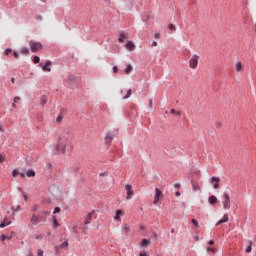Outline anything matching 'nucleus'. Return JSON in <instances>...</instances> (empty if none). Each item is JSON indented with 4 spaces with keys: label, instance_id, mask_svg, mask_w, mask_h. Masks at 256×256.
Here are the masks:
<instances>
[{
    "label": "nucleus",
    "instance_id": "1",
    "mask_svg": "<svg viewBox=\"0 0 256 256\" xmlns=\"http://www.w3.org/2000/svg\"><path fill=\"white\" fill-rule=\"evenodd\" d=\"M68 140L65 136H59L58 143L56 145V151L65 155V149L67 147Z\"/></svg>",
    "mask_w": 256,
    "mask_h": 256
},
{
    "label": "nucleus",
    "instance_id": "2",
    "mask_svg": "<svg viewBox=\"0 0 256 256\" xmlns=\"http://www.w3.org/2000/svg\"><path fill=\"white\" fill-rule=\"evenodd\" d=\"M222 205L225 210L231 209V196H229L227 192L222 194Z\"/></svg>",
    "mask_w": 256,
    "mask_h": 256
},
{
    "label": "nucleus",
    "instance_id": "3",
    "mask_svg": "<svg viewBox=\"0 0 256 256\" xmlns=\"http://www.w3.org/2000/svg\"><path fill=\"white\" fill-rule=\"evenodd\" d=\"M190 69H197V65H199V56L194 54L189 60Z\"/></svg>",
    "mask_w": 256,
    "mask_h": 256
},
{
    "label": "nucleus",
    "instance_id": "4",
    "mask_svg": "<svg viewBox=\"0 0 256 256\" xmlns=\"http://www.w3.org/2000/svg\"><path fill=\"white\" fill-rule=\"evenodd\" d=\"M125 191H126V199L129 201V199H133V195H135V192L133 191V186L130 184L125 185Z\"/></svg>",
    "mask_w": 256,
    "mask_h": 256
},
{
    "label": "nucleus",
    "instance_id": "5",
    "mask_svg": "<svg viewBox=\"0 0 256 256\" xmlns=\"http://www.w3.org/2000/svg\"><path fill=\"white\" fill-rule=\"evenodd\" d=\"M30 49L32 53H37L43 49V45L40 42H30Z\"/></svg>",
    "mask_w": 256,
    "mask_h": 256
},
{
    "label": "nucleus",
    "instance_id": "6",
    "mask_svg": "<svg viewBox=\"0 0 256 256\" xmlns=\"http://www.w3.org/2000/svg\"><path fill=\"white\" fill-rule=\"evenodd\" d=\"M30 223L32 225H39V223H41V215L32 214V216L30 217Z\"/></svg>",
    "mask_w": 256,
    "mask_h": 256
},
{
    "label": "nucleus",
    "instance_id": "7",
    "mask_svg": "<svg viewBox=\"0 0 256 256\" xmlns=\"http://www.w3.org/2000/svg\"><path fill=\"white\" fill-rule=\"evenodd\" d=\"M219 181H221V179L219 177L211 178V183H212L214 189H217L219 187Z\"/></svg>",
    "mask_w": 256,
    "mask_h": 256
},
{
    "label": "nucleus",
    "instance_id": "8",
    "mask_svg": "<svg viewBox=\"0 0 256 256\" xmlns=\"http://www.w3.org/2000/svg\"><path fill=\"white\" fill-rule=\"evenodd\" d=\"M218 201L219 200L217 199V197L215 195H211L208 198V202L210 205H217Z\"/></svg>",
    "mask_w": 256,
    "mask_h": 256
},
{
    "label": "nucleus",
    "instance_id": "9",
    "mask_svg": "<svg viewBox=\"0 0 256 256\" xmlns=\"http://www.w3.org/2000/svg\"><path fill=\"white\" fill-rule=\"evenodd\" d=\"M126 49L129 51H135V43H133V41H128L126 43Z\"/></svg>",
    "mask_w": 256,
    "mask_h": 256
},
{
    "label": "nucleus",
    "instance_id": "10",
    "mask_svg": "<svg viewBox=\"0 0 256 256\" xmlns=\"http://www.w3.org/2000/svg\"><path fill=\"white\" fill-rule=\"evenodd\" d=\"M51 62L48 61L44 66H42V71H46L47 73H51Z\"/></svg>",
    "mask_w": 256,
    "mask_h": 256
},
{
    "label": "nucleus",
    "instance_id": "11",
    "mask_svg": "<svg viewBox=\"0 0 256 256\" xmlns=\"http://www.w3.org/2000/svg\"><path fill=\"white\" fill-rule=\"evenodd\" d=\"M227 221H229V216L225 214L223 218L216 223V226L221 225L222 223H227Z\"/></svg>",
    "mask_w": 256,
    "mask_h": 256
},
{
    "label": "nucleus",
    "instance_id": "12",
    "mask_svg": "<svg viewBox=\"0 0 256 256\" xmlns=\"http://www.w3.org/2000/svg\"><path fill=\"white\" fill-rule=\"evenodd\" d=\"M235 71H237V73H241V71H243V64L241 62H237L235 64Z\"/></svg>",
    "mask_w": 256,
    "mask_h": 256
},
{
    "label": "nucleus",
    "instance_id": "13",
    "mask_svg": "<svg viewBox=\"0 0 256 256\" xmlns=\"http://www.w3.org/2000/svg\"><path fill=\"white\" fill-rule=\"evenodd\" d=\"M125 39H127V35L124 32L120 33V37L118 38L119 43H125Z\"/></svg>",
    "mask_w": 256,
    "mask_h": 256
},
{
    "label": "nucleus",
    "instance_id": "14",
    "mask_svg": "<svg viewBox=\"0 0 256 256\" xmlns=\"http://www.w3.org/2000/svg\"><path fill=\"white\" fill-rule=\"evenodd\" d=\"M93 218V212L89 213L86 216V220H85V225H89V223H91V219Z\"/></svg>",
    "mask_w": 256,
    "mask_h": 256
},
{
    "label": "nucleus",
    "instance_id": "15",
    "mask_svg": "<svg viewBox=\"0 0 256 256\" xmlns=\"http://www.w3.org/2000/svg\"><path fill=\"white\" fill-rule=\"evenodd\" d=\"M121 215H123V211L117 210L115 216L116 221H121Z\"/></svg>",
    "mask_w": 256,
    "mask_h": 256
},
{
    "label": "nucleus",
    "instance_id": "16",
    "mask_svg": "<svg viewBox=\"0 0 256 256\" xmlns=\"http://www.w3.org/2000/svg\"><path fill=\"white\" fill-rule=\"evenodd\" d=\"M147 245H151V240L143 239L142 242H141V246L145 247Z\"/></svg>",
    "mask_w": 256,
    "mask_h": 256
},
{
    "label": "nucleus",
    "instance_id": "17",
    "mask_svg": "<svg viewBox=\"0 0 256 256\" xmlns=\"http://www.w3.org/2000/svg\"><path fill=\"white\" fill-rule=\"evenodd\" d=\"M155 191H156L155 196L161 199V197H163V191L159 190V188H156Z\"/></svg>",
    "mask_w": 256,
    "mask_h": 256
},
{
    "label": "nucleus",
    "instance_id": "18",
    "mask_svg": "<svg viewBox=\"0 0 256 256\" xmlns=\"http://www.w3.org/2000/svg\"><path fill=\"white\" fill-rule=\"evenodd\" d=\"M40 103H41L42 107H44L47 104V97L42 96L40 99Z\"/></svg>",
    "mask_w": 256,
    "mask_h": 256
},
{
    "label": "nucleus",
    "instance_id": "19",
    "mask_svg": "<svg viewBox=\"0 0 256 256\" xmlns=\"http://www.w3.org/2000/svg\"><path fill=\"white\" fill-rule=\"evenodd\" d=\"M124 232H125L126 234L131 233V227L129 226V224H125V225H124Z\"/></svg>",
    "mask_w": 256,
    "mask_h": 256
},
{
    "label": "nucleus",
    "instance_id": "20",
    "mask_svg": "<svg viewBox=\"0 0 256 256\" xmlns=\"http://www.w3.org/2000/svg\"><path fill=\"white\" fill-rule=\"evenodd\" d=\"M170 113H171L172 115H177V117H181V112H179V111H177V110H175V109H171V110H170Z\"/></svg>",
    "mask_w": 256,
    "mask_h": 256
},
{
    "label": "nucleus",
    "instance_id": "21",
    "mask_svg": "<svg viewBox=\"0 0 256 256\" xmlns=\"http://www.w3.org/2000/svg\"><path fill=\"white\" fill-rule=\"evenodd\" d=\"M26 175H27V177H35V171H33V170H28V171L26 172Z\"/></svg>",
    "mask_w": 256,
    "mask_h": 256
},
{
    "label": "nucleus",
    "instance_id": "22",
    "mask_svg": "<svg viewBox=\"0 0 256 256\" xmlns=\"http://www.w3.org/2000/svg\"><path fill=\"white\" fill-rule=\"evenodd\" d=\"M66 247H69V242L65 241L62 244L59 245L60 249H65Z\"/></svg>",
    "mask_w": 256,
    "mask_h": 256
},
{
    "label": "nucleus",
    "instance_id": "23",
    "mask_svg": "<svg viewBox=\"0 0 256 256\" xmlns=\"http://www.w3.org/2000/svg\"><path fill=\"white\" fill-rule=\"evenodd\" d=\"M206 251H207L208 253H217V248L208 247V248L206 249Z\"/></svg>",
    "mask_w": 256,
    "mask_h": 256
},
{
    "label": "nucleus",
    "instance_id": "24",
    "mask_svg": "<svg viewBox=\"0 0 256 256\" xmlns=\"http://www.w3.org/2000/svg\"><path fill=\"white\" fill-rule=\"evenodd\" d=\"M192 189L193 191H201V187H199V184H193Z\"/></svg>",
    "mask_w": 256,
    "mask_h": 256
},
{
    "label": "nucleus",
    "instance_id": "25",
    "mask_svg": "<svg viewBox=\"0 0 256 256\" xmlns=\"http://www.w3.org/2000/svg\"><path fill=\"white\" fill-rule=\"evenodd\" d=\"M32 213H36V211H39V205L35 204L31 208Z\"/></svg>",
    "mask_w": 256,
    "mask_h": 256
},
{
    "label": "nucleus",
    "instance_id": "26",
    "mask_svg": "<svg viewBox=\"0 0 256 256\" xmlns=\"http://www.w3.org/2000/svg\"><path fill=\"white\" fill-rule=\"evenodd\" d=\"M133 69V67H131V65H128L127 67H126V69H125V73L127 74V75H129L130 73H131V70Z\"/></svg>",
    "mask_w": 256,
    "mask_h": 256
},
{
    "label": "nucleus",
    "instance_id": "27",
    "mask_svg": "<svg viewBox=\"0 0 256 256\" xmlns=\"http://www.w3.org/2000/svg\"><path fill=\"white\" fill-rule=\"evenodd\" d=\"M168 29H169L170 31H177V28H176L175 25H173V24H169V25H168Z\"/></svg>",
    "mask_w": 256,
    "mask_h": 256
},
{
    "label": "nucleus",
    "instance_id": "28",
    "mask_svg": "<svg viewBox=\"0 0 256 256\" xmlns=\"http://www.w3.org/2000/svg\"><path fill=\"white\" fill-rule=\"evenodd\" d=\"M21 53L27 55L29 53V48H22Z\"/></svg>",
    "mask_w": 256,
    "mask_h": 256
},
{
    "label": "nucleus",
    "instance_id": "29",
    "mask_svg": "<svg viewBox=\"0 0 256 256\" xmlns=\"http://www.w3.org/2000/svg\"><path fill=\"white\" fill-rule=\"evenodd\" d=\"M251 243L252 242L250 241V245L246 248L245 253H251L252 251Z\"/></svg>",
    "mask_w": 256,
    "mask_h": 256
},
{
    "label": "nucleus",
    "instance_id": "30",
    "mask_svg": "<svg viewBox=\"0 0 256 256\" xmlns=\"http://www.w3.org/2000/svg\"><path fill=\"white\" fill-rule=\"evenodd\" d=\"M131 97V89L127 91V94L124 96V99H129Z\"/></svg>",
    "mask_w": 256,
    "mask_h": 256
},
{
    "label": "nucleus",
    "instance_id": "31",
    "mask_svg": "<svg viewBox=\"0 0 256 256\" xmlns=\"http://www.w3.org/2000/svg\"><path fill=\"white\" fill-rule=\"evenodd\" d=\"M39 61H41L39 56H35L34 59H33V63L37 64V63H39Z\"/></svg>",
    "mask_w": 256,
    "mask_h": 256
},
{
    "label": "nucleus",
    "instance_id": "32",
    "mask_svg": "<svg viewBox=\"0 0 256 256\" xmlns=\"http://www.w3.org/2000/svg\"><path fill=\"white\" fill-rule=\"evenodd\" d=\"M35 239H37L38 241H40L41 239H43V234H37L35 236Z\"/></svg>",
    "mask_w": 256,
    "mask_h": 256
},
{
    "label": "nucleus",
    "instance_id": "33",
    "mask_svg": "<svg viewBox=\"0 0 256 256\" xmlns=\"http://www.w3.org/2000/svg\"><path fill=\"white\" fill-rule=\"evenodd\" d=\"M61 121H63V116H58L56 118V123H61Z\"/></svg>",
    "mask_w": 256,
    "mask_h": 256
},
{
    "label": "nucleus",
    "instance_id": "34",
    "mask_svg": "<svg viewBox=\"0 0 256 256\" xmlns=\"http://www.w3.org/2000/svg\"><path fill=\"white\" fill-rule=\"evenodd\" d=\"M154 38H155V39H160V38H161V33L156 32V33L154 34Z\"/></svg>",
    "mask_w": 256,
    "mask_h": 256
},
{
    "label": "nucleus",
    "instance_id": "35",
    "mask_svg": "<svg viewBox=\"0 0 256 256\" xmlns=\"http://www.w3.org/2000/svg\"><path fill=\"white\" fill-rule=\"evenodd\" d=\"M159 199H160L159 196L154 197V202H153L154 205H157V203H159Z\"/></svg>",
    "mask_w": 256,
    "mask_h": 256
},
{
    "label": "nucleus",
    "instance_id": "36",
    "mask_svg": "<svg viewBox=\"0 0 256 256\" xmlns=\"http://www.w3.org/2000/svg\"><path fill=\"white\" fill-rule=\"evenodd\" d=\"M17 175H19V171L13 170L12 177H17Z\"/></svg>",
    "mask_w": 256,
    "mask_h": 256
},
{
    "label": "nucleus",
    "instance_id": "37",
    "mask_svg": "<svg viewBox=\"0 0 256 256\" xmlns=\"http://www.w3.org/2000/svg\"><path fill=\"white\" fill-rule=\"evenodd\" d=\"M192 224L195 225V227H199V222H197L195 219H192Z\"/></svg>",
    "mask_w": 256,
    "mask_h": 256
},
{
    "label": "nucleus",
    "instance_id": "38",
    "mask_svg": "<svg viewBox=\"0 0 256 256\" xmlns=\"http://www.w3.org/2000/svg\"><path fill=\"white\" fill-rule=\"evenodd\" d=\"M57 213H61V208L56 207V208L54 209V214H57Z\"/></svg>",
    "mask_w": 256,
    "mask_h": 256
},
{
    "label": "nucleus",
    "instance_id": "39",
    "mask_svg": "<svg viewBox=\"0 0 256 256\" xmlns=\"http://www.w3.org/2000/svg\"><path fill=\"white\" fill-rule=\"evenodd\" d=\"M21 101V98L19 96H16L14 98V103H19Z\"/></svg>",
    "mask_w": 256,
    "mask_h": 256
},
{
    "label": "nucleus",
    "instance_id": "40",
    "mask_svg": "<svg viewBox=\"0 0 256 256\" xmlns=\"http://www.w3.org/2000/svg\"><path fill=\"white\" fill-rule=\"evenodd\" d=\"M37 256H43V250L42 249H38Z\"/></svg>",
    "mask_w": 256,
    "mask_h": 256
},
{
    "label": "nucleus",
    "instance_id": "41",
    "mask_svg": "<svg viewBox=\"0 0 256 256\" xmlns=\"http://www.w3.org/2000/svg\"><path fill=\"white\" fill-rule=\"evenodd\" d=\"M5 239H7V236H5L4 234H2V235L0 236V240L3 242V241H5Z\"/></svg>",
    "mask_w": 256,
    "mask_h": 256
},
{
    "label": "nucleus",
    "instance_id": "42",
    "mask_svg": "<svg viewBox=\"0 0 256 256\" xmlns=\"http://www.w3.org/2000/svg\"><path fill=\"white\" fill-rule=\"evenodd\" d=\"M4 223H5V225H11V220L5 219V220H4Z\"/></svg>",
    "mask_w": 256,
    "mask_h": 256
},
{
    "label": "nucleus",
    "instance_id": "43",
    "mask_svg": "<svg viewBox=\"0 0 256 256\" xmlns=\"http://www.w3.org/2000/svg\"><path fill=\"white\" fill-rule=\"evenodd\" d=\"M11 48H7L6 50H5V55H9V53H11Z\"/></svg>",
    "mask_w": 256,
    "mask_h": 256
},
{
    "label": "nucleus",
    "instance_id": "44",
    "mask_svg": "<svg viewBox=\"0 0 256 256\" xmlns=\"http://www.w3.org/2000/svg\"><path fill=\"white\" fill-rule=\"evenodd\" d=\"M106 139H110V141H111V140H113V136L108 133V134L106 135Z\"/></svg>",
    "mask_w": 256,
    "mask_h": 256
},
{
    "label": "nucleus",
    "instance_id": "45",
    "mask_svg": "<svg viewBox=\"0 0 256 256\" xmlns=\"http://www.w3.org/2000/svg\"><path fill=\"white\" fill-rule=\"evenodd\" d=\"M13 56L15 57V59H19V53L13 52Z\"/></svg>",
    "mask_w": 256,
    "mask_h": 256
},
{
    "label": "nucleus",
    "instance_id": "46",
    "mask_svg": "<svg viewBox=\"0 0 256 256\" xmlns=\"http://www.w3.org/2000/svg\"><path fill=\"white\" fill-rule=\"evenodd\" d=\"M0 227H1V229H3L4 227H7V224H5V222H1Z\"/></svg>",
    "mask_w": 256,
    "mask_h": 256
},
{
    "label": "nucleus",
    "instance_id": "47",
    "mask_svg": "<svg viewBox=\"0 0 256 256\" xmlns=\"http://www.w3.org/2000/svg\"><path fill=\"white\" fill-rule=\"evenodd\" d=\"M54 227L55 228L59 227V223L57 222V219H54Z\"/></svg>",
    "mask_w": 256,
    "mask_h": 256
},
{
    "label": "nucleus",
    "instance_id": "48",
    "mask_svg": "<svg viewBox=\"0 0 256 256\" xmlns=\"http://www.w3.org/2000/svg\"><path fill=\"white\" fill-rule=\"evenodd\" d=\"M139 256H148V255H147V252L143 251V252H140Z\"/></svg>",
    "mask_w": 256,
    "mask_h": 256
},
{
    "label": "nucleus",
    "instance_id": "49",
    "mask_svg": "<svg viewBox=\"0 0 256 256\" xmlns=\"http://www.w3.org/2000/svg\"><path fill=\"white\" fill-rule=\"evenodd\" d=\"M151 47H157V41H153V42L151 43Z\"/></svg>",
    "mask_w": 256,
    "mask_h": 256
},
{
    "label": "nucleus",
    "instance_id": "50",
    "mask_svg": "<svg viewBox=\"0 0 256 256\" xmlns=\"http://www.w3.org/2000/svg\"><path fill=\"white\" fill-rule=\"evenodd\" d=\"M151 237L152 239H157V233H152Z\"/></svg>",
    "mask_w": 256,
    "mask_h": 256
},
{
    "label": "nucleus",
    "instance_id": "51",
    "mask_svg": "<svg viewBox=\"0 0 256 256\" xmlns=\"http://www.w3.org/2000/svg\"><path fill=\"white\" fill-rule=\"evenodd\" d=\"M5 161V157H3L2 155H0V163H3Z\"/></svg>",
    "mask_w": 256,
    "mask_h": 256
},
{
    "label": "nucleus",
    "instance_id": "52",
    "mask_svg": "<svg viewBox=\"0 0 256 256\" xmlns=\"http://www.w3.org/2000/svg\"><path fill=\"white\" fill-rule=\"evenodd\" d=\"M208 245H215V241L210 240V241L208 242Z\"/></svg>",
    "mask_w": 256,
    "mask_h": 256
},
{
    "label": "nucleus",
    "instance_id": "53",
    "mask_svg": "<svg viewBox=\"0 0 256 256\" xmlns=\"http://www.w3.org/2000/svg\"><path fill=\"white\" fill-rule=\"evenodd\" d=\"M18 175H20V177H21L22 179H24V177H25V174H24V173H19V172H18Z\"/></svg>",
    "mask_w": 256,
    "mask_h": 256
},
{
    "label": "nucleus",
    "instance_id": "54",
    "mask_svg": "<svg viewBox=\"0 0 256 256\" xmlns=\"http://www.w3.org/2000/svg\"><path fill=\"white\" fill-rule=\"evenodd\" d=\"M149 107H153V100H149Z\"/></svg>",
    "mask_w": 256,
    "mask_h": 256
},
{
    "label": "nucleus",
    "instance_id": "55",
    "mask_svg": "<svg viewBox=\"0 0 256 256\" xmlns=\"http://www.w3.org/2000/svg\"><path fill=\"white\" fill-rule=\"evenodd\" d=\"M113 71H114V73H117V71H118L117 66L113 67Z\"/></svg>",
    "mask_w": 256,
    "mask_h": 256
},
{
    "label": "nucleus",
    "instance_id": "56",
    "mask_svg": "<svg viewBox=\"0 0 256 256\" xmlns=\"http://www.w3.org/2000/svg\"><path fill=\"white\" fill-rule=\"evenodd\" d=\"M0 131H1V133L5 132V130L3 129V126H1V125H0Z\"/></svg>",
    "mask_w": 256,
    "mask_h": 256
},
{
    "label": "nucleus",
    "instance_id": "57",
    "mask_svg": "<svg viewBox=\"0 0 256 256\" xmlns=\"http://www.w3.org/2000/svg\"><path fill=\"white\" fill-rule=\"evenodd\" d=\"M175 195H176V197H181V193L180 192H176Z\"/></svg>",
    "mask_w": 256,
    "mask_h": 256
},
{
    "label": "nucleus",
    "instance_id": "58",
    "mask_svg": "<svg viewBox=\"0 0 256 256\" xmlns=\"http://www.w3.org/2000/svg\"><path fill=\"white\" fill-rule=\"evenodd\" d=\"M15 211H21V206H17V208L15 209Z\"/></svg>",
    "mask_w": 256,
    "mask_h": 256
},
{
    "label": "nucleus",
    "instance_id": "59",
    "mask_svg": "<svg viewBox=\"0 0 256 256\" xmlns=\"http://www.w3.org/2000/svg\"><path fill=\"white\" fill-rule=\"evenodd\" d=\"M24 201H27V194H23Z\"/></svg>",
    "mask_w": 256,
    "mask_h": 256
},
{
    "label": "nucleus",
    "instance_id": "60",
    "mask_svg": "<svg viewBox=\"0 0 256 256\" xmlns=\"http://www.w3.org/2000/svg\"><path fill=\"white\" fill-rule=\"evenodd\" d=\"M170 233H175V228H172Z\"/></svg>",
    "mask_w": 256,
    "mask_h": 256
},
{
    "label": "nucleus",
    "instance_id": "61",
    "mask_svg": "<svg viewBox=\"0 0 256 256\" xmlns=\"http://www.w3.org/2000/svg\"><path fill=\"white\" fill-rule=\"evenodd\" d=\"M11 83H15V79L13 77L11 78Z\"/></svg>",
    "mask_w": 256,
    "mask_h": 256
},
{
    "label": "nucleus",
    "instance_id": "62",
    "mask_svg": "<svg viewBox=\"0 0 256 256\" xmlns=\"http://www.w3.org/2000/svg\"><path fill=\"white\" fill-rule=\"evenodd\" d=\"M103 176H105V173H100V177H103Z\"/></svg>",
    "mask_w": 256,
    "mask_h": 256
},
{
    "label": "nucleus",
    "instance_id": "63",
    "mask_svg": "<svg viewBox=\"0 0 256 256\" xmlns=\"http://www.w3.org/2000/svg\"><path fill=\"white\" fill-rule=\"evenodd\" d=\"M12 107H14V108L17 107V105H15V102L12 104Z\"/></svg>",
    "mask_w": 256,
    "mask_h": 256
},
{
    "label": "nucleus",
    "instance_id": "64",
    "mask_svg": "<svg viewBox=\"0 0 256 256\" xmlns=\"http://www.w3.org/2000/svg\"><path fill=\"white\" fill-rule=\"evenodd\" d=\"M28 256H33V252H30Z\"/></svg>",
    "mask_w": 256,
    "mask_h": 256
}]
</instances>
